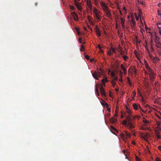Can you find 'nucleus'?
<instances>
[{"label": "nucleus", "instance_id": "69168bd1", "mask_svg": "<svg viewBox=\"0 0 161 161\" xmlns=\"http://www.w3.org/2000/svg\"><path fill=\"white\" fill-rule=\"evenodd\" d=\"M136 118L137 119H139L140 118V117L139 116H137Z\"/></svg>", "mask_w": 161, "mask_h": 161}, {"label": "nucleus", "instance_id": "2f4dec72", "mask_svg": "<svg viewBox=\"0 0 161 161\" xmlns=\"http://www.w3.org/2000/svg\"><path fill=\"white\" fill-rule=\"evenodd\" d=\"M110 50L113 53H114L115 52V49L113 47H111V48L110 49Z\"/></svg>", "mask_w": 161, "mask_h": 161}, {"label": "nucleus", "instance_id": "774afa93", "mask_svg": "<svg viewBox=\"0 0 161 161\" xmlns=\"http://www.w3.org/2000/svg\"><path fill=\"white\" fill-rule=\"evenodd\" d=\"M161 124V122H159V123H158V126H159Z\"/></svg>", "mask_w": 161, "mask_h": 161}, {"label": "nucleus", "instance_id": "3c124183", "mask_svg": "<svg viewBox=\"0 0 161 161\" xmlns=\"http://www.w3.org/2000/svg\"><path fill=\"white\" fill-rule=\"evenodd\" d=\"M141 13H142L141 12V11L139 10V13L138 14V15L139 16H140L141 15Z\"/></svg>", "mask_w": 161, "mask_h": 161}, {"label": "nucleus", "instance_id": "c85d7f7f", "mask_svg": "<svg viewBox=\"0 0 161 161\" xmlns=\"http://www.w3.org/2000/svg\"><path fill=\"white\" fill-rule=\"evenodd\" d=\"M123 58H124V61H126L128 57L126 55H124L123 56Z\"/></svg>", "mask_w": 161, "mask_h": 161}, {"label": "nucleus", "instance_id": "6ab92c4d", "mask_svg": "<svg viewBox=\"0 0 161 161\" xmlns=\"http://www.w3.org/2000/svg\"><path fill=\"white\" fill-rule=\"evenodd\" d=\"M133 107L134 109L135 110H137L138 109V106L136 103H134L133 104Z\"/></svg>", "mask_w": 161, "mask_h": 161}, {"label": "nucleus", "instance_id": "a878e982", "mask_svg": "<svg viewBox=\"0 0 161 161\" xmlns=\"http://www.w3.org/2000/svg\"><path fill=\"white\" fill-rule=\"evenodd\" d=\"M93 12L94 14L97 12H99V11H98L97 9L95 7H94L93 8Z\"/></svg>", "mask_w": 161, "mask_h": 161}, {"label": "nucleus", "instance_id": "49530a36", "mask_svg": "<svg viewBox=\"0 0 161 161\" xmlns=\"http://www.w3.org/2000/svg\"><path fill=\"white\" fill-rule=\"evenodd\" d=\"M129 84L130 86H131L132 83L129 80H128Z\"/></svg>", "mask_w": 161, "mask_h": 161}, {"label": "nucleus", "instance_id": "58836bf2", "mask_svg": "<svg viewBox=\"0 0 161 161\" xmlns=\"http://www.w3.org/2000/svg\"><path fill=\"white\" fill-rule=\"evenodd\" d=\"M85 58L87 60H88L89 59V56L87 55H85Z\"/></svg>", "mask_w": 161, "mask_h": 161}, {"label": "nucleus", "instance_id": "f03ea898", "mask_svg": "<svg viewBox=\"0 0 161 161\" xmlns=\"http://www.w3.org/2000/svg\"><path fill=\"white\" fill-rule=\"evenodd\" d=\"M105 75L104 70L101 68H100L97 71H95L92 73L93 77L96 80H98V77H100L101 75Z\"/></svg>", "mask_w": 161, "mask_h": 161}, {"label": "nucleus", "instance_id": "0eeeda50", "mask_svg": "<svg viewBox=\"0 0 161 161\" xmlns=\"http://www.w3.org/2000/svg\"><path fill=\"white\" fill-rule=\"evenodd\" d=\"M160 61V59L158 57H153L152 59V62L154 64L158 63Z\"/></svg>", "mask_w": 161, "mask_h": 161}, {"label": "nucleus", "instance_id": "e2e57ef3", "mask_svg": "<svg viewBox=\"0 0 161 161\" xmlns=\"http://www.w3.org/2000/svg\"><path fill=\"white\" fill-rule=\"evenodd\" d=\"M104 33L105 35L107 34V33L106 31H105V30L104 31Z\"/></svg>", "mask_w": 161, "mask_h": 161}, {"label": "nucleus", "instance_id": "cd10ccee", "mask_svg": "<svg viewBox=\"0 0 161 161\" xmlns=\"http://www.w3.org/2000/svg\"><path fill=\"white\" fill-rule=\"evenodd\" d=\"M120 74L121 75V78H120V79H119V81L120 82H122V72L121 71L120 72Z\"/></svg>", "mask_w": 161, "mask_h": 161}, {"label": "nucleus", "instance_id": "72a5a7b5", "mask_svg": "<svg viewBox=\"0 0 161 161\" xmlns=\"http://www.w3.org/2000/svg\"><path fill=\"white\" fill-rule=\"evenodd\" d=\"M111 83H112L113 86L114 87L116 85V83L115 82V81H112Z\"/></svg>", "mask_w": 161, "mask_h": 161}, {"label": "nucleus", "instance_id": "37998d69", "mask_svg": "<svg viewBox=\"0 0 161 161\" xmlns=\"http://www.w3.org/2000/svg\"><path fill=\"white\" fill-rule=\"evenodd\" d=\"M135 16L136 19L137 20L139 19V17L137 16V15L135 14Z\"/></svg>", "mask_w": 161, "mask_h": 161}, {"label": "nucleus", "instance_id": "dca6fc26", "mask_svg": "<svg viewBox=\"0 0 161 161\" xmlns=\"http://www.w3.org/2000/svg\"><path fill=\"white\" fill-rule=\"evenodd\" d=\"M121 69H122L123 70V71L124 73L125 74H126L127 73V70L125 68L124 65L123 64H121Z\"/></svg>", "mask_w": 161, "mask_h": 161}, {"label": "nucleus", "instance_id": "680f3d73", "mask_svg": "<svg viewBox=\"0 0 161 161\" xmlns=\"http://www.w3.org/2000/svg\"><path fill=\"white\" fill-rule=\"evenodd\" d=\"M100 52L103 53L104 52V51L103 50H102V49L101 50H100Z\"/></svg>", "mask_w": 161, "mask_h": 161}, {"label": "nucleus", "instance_id": "aec40b11", "mask_svg": "<svg viewBox=\"0 0 161 161\" xmlns=\"http://www.w3.org/2000/svg\"><path fill=\"white\" fill-rule=\"evenodd\" d=\"M143 122L144 123V125H146L147 124L149 123V121L146 120L144 118H143Z\"/></svg>", "mask_w": 161, "mask_h": 161}, {"label": "nucleus", "instance_id": "5701e85b", "mask_svg": "<svg viewBox=\"0 0 161 161\" xmlns=\"http://www.w3.org/2000/svg\"><path fill=\"white\" fill-rule=\"evenodd\" d=\"M93 1L94 3V4L96 6H97L99 4V0H93Z\"/></svg>", "mask_w": 161, "mask_h": 161}, {"label": "nucleus", "instance_id": "a19ab883", "mask_svg": "<svg viewBox=\"0 0 161 161\" xmlns=\"http://www.w3.org/2000/svg\"><path fill=\"white\" fill-rule=\"evenodd\" d=\"M145 86H146V87H147V88L149 87V83H148L147 82L146 83Z\"/></svg>", "mask_w": 161, "mask_h": 161}, {"label": "nucleus", "instance_id": "4468645a", "mask_svg": "<svg viewBox=\"0 0 161 161\" xmlns=\"http://www.w3.org/2000/svg\"><path fill=\"white\" fill-rule=\"evenodd\" d=\"M74 1L75 5L76 6L77 8L80 10L82 9V8L80 7V5L78 4L76 2V0H74Z\"/></svg>", "mask_w": 161, "mask_h": 161}, {"label": "nucleus", "instance_id": "09e8293b", "mask_svg": "<svg viewBox=\"0 0 161 161\" xmlns=\"http://www.w3.org/2000/svg\"><path fill=\"white\" fill-rule=\"evenodd\" d=\"M111 128L112 129H113V130H115V131H116V130L115 129V128H114L113 126H112L111 125Z\"/></svg>", "mask_w": 161, "mask_h": 161}, {"label": "nucleus", "instance_id": "9b49d317", "mask_svg": "<svg viewBox=\"0 0 161 161\" xmlns=\"http://www.w3.org/2000/svg\"><path fill=\"white\" fill-rule=\"evenodd\" d=\"M72 14L73 19L75 20H78V16L75 13L73 12L72 13Z\"/></svg>", "mask_w": 161, "mask_h": 161}, {"label": "nucleus", "instance_id": "f8f14e48", "mask_svg": "<svg viewBox=\"0 0 161 161\" xmlns=\"http://www.w3.org/2000/svg\"><path fill=\"white\" fill-rule=\"evenodd\" d=\"M100 92L102 95L103 96H105V94L104 92V89L102 86H101L100 88Z\"/></svg>", "mask_w": 161, "mask_h": 161}, {"label": "nucleus", "instance_id": "7ed1b4c3", "mask_svg": "<svg viewBox=\"0 0 161 161\" xmlns=\"http://www.w3.org/2000/svg\"><path fill=\"white\" fill-rule=\"evenodd\" d=\"M135 125L132 122V120L130 121L127 122V127L132 132L133 130H132V129L135 128Z\"/></svg>", "mask_w": 161, "mask_h": 161}, {"label": "nucleus", "instance_id": "13d9d810", "mask_svg": "<svg viewBox=\"0 0 161 161\" xmlns=\"http://www.w3.org/2000/svg\"><path fill=\"white\" fill-rule=\"evenodd\" d=\"M108 108V110L109 112H110L111 111V108Z\"/></svg>", "mask_w": 161, "mask_h": 161}, {"label": "nucleus", "instance_id": "e433bc0d", "mask_svg": "<svg viewBox=\"0 0 161 161\" xmlns=\"http://www.w3.org/2000/svg\"><path fill=\"white\" fill-rule=\"evenodd\" d=\"M81 41H82V39H81V38H80L79 39V43H80L84 44V43L82 42Z\"/></svg>", "mask_w": 161, "mask_h": 161}, {"label": "nucleus", "instance_id": "4be33fe9", "mask_svg": "<svg viewBox=\"0 0 161 161\" xmlns=\"http://www.w3.org/2000/svg\"><path fill=\"white\" fill-rule=\"evenodd\" d=\"M125 133L126 135L127 138H130L131 136V135L130 133H128L127 131H125Z\"/></svg>", "mask_w": 161, "mask_h": 161}, {"label": "nucleus", "instance_id": "bb28decb", "mask_svg": "<svg viewBox=\"0 0 161 161\" xmlns=\"http://www.w3.org/2000/svg\"><path fill=\"white\" fill-rule=\"evenodd\" d=\"M107 103L104 100H103V101L101 102V104L103 106H105Z\"/></svg>", "mask_w": 161, "mask_h": 161}, {"label": "nucleus", "instance_id": "9d476101", "mask_svg": "<svg viewBox=\"0 0 161 161\" xmlns=\"http://www.w3.org/2000/svg\"><path fill=\"white\" fill-rule=\"evenodd\" d=\"M131 24V28L133 29L135 28V26L136 25V22L134 19H132L130 22Z\"/></svg>", "mask_w": 161, "mask_h": 161}, {"label": "nucleus", "instance_id": "20e7f679", "mask_svg": "<svg viewBox=\"0 0 161 161\" xmlns=\"http://www.w3.org/2000/svg\"><path fill=\"white\" fill-rule=\"evenodd\" d=\"M156 47L157 53L159 57H161V43L157 44L156 45Z\"/></svg>", "mask_w": 161, "mask_h": 161}, {"label": "nucleus", "instance_id": "f3484780", "mask_svg": "<svg viewBox=\"0 0 161 161\" xmlns=\"http://www.w3.org/2000/svg\"><path fill=\"white\" fill-rule=\"evenodd\" d=\"M126 120H127V122L130 121L132 120V119H131V115H128L126 117Z\"/></svg>", "mask_w": 161, "mask_h": 161}, {"label": "nucleus", "instance_id": "f704fd0d", "mask_svg": "<svg viewBox=\"0 0 161 161\" xmlns=\"http://www.w3.org/2000/svg\"><path fill=\"white\" fill-rule=\"evenodd\" d=\"M84 50V46L82 45H81V48H80V51H83Z\"/></svg>", "mask_w": 161, "mask_h": 161}, {"label": "nucleus", "instance_id": "ea45409f", "mask_svg": "<svg viewBox=\"0 0 161 161\" xmlns=\"http://www.w3.org/2000/svg\"><path fill=\"white\" fill-rule=\"evenodd\" d=\"M158 28H160L161 27V23H159L157 24Z\"/></svg>", "mask_w": 161, "mask_h": 161}, {"label": "nucleus", "instance_id": "338daca9", "mask_svg": "<svg viewBox=\"0 0 161 161\" xmlns=\"http://www.w3.org/2000/svg\"><path fill=\"white\" fill-rule=\"evenodd\" d=\"M159 33L161 35V30H159Z\"/></svg>", "mask_w": 161, "mask_h": 161}, {"label": "nucleus", "instance_id": "412c9836", "mask_svg": "<svg viewBox=\"0 0 161 161\" xmlns=\"http://www.w3.org/2000/svg\"><path fill=\"white\" fill-rule=\"evenodd\" d=\"M106 14L108 17L110 19H112V18L111 11H110L109 12Z\"/></svg>", "mask_w": 161, "mask_h": 161}, {"label": "nucleus", "instance_id": "de8ad7c7", "mask_svg": "<svg viewBox=\"0 0 161 161\" xmlns=\"http://www.w3.org/2000/svg\"><path fill=\"white\" fill-rule=\"evenodd\" d=\"M156 161H161V160L158 158H156Z\"/></svg>", "mask_w": 161, "mask_h": 161}, {"label": "nucleus", "instance_id": "864d4df0", "mask_svg": "<svg viewBox=\"0 0 161 161\" xmlns=\"http://www.w3.org/2000/svg\"><path fill=\"white\" fill-rule=\"evenodd\" d=\"M105 106H106L107 108H108L109 107V105L107 103Z\"/></svg>", "mask_w": 161, "mask_h": 161}, {"label": "nucleus", "instance_id": "7c9ffc66", "mask_svg": "<svg viewBox=\"0 0 161 161\" xmlns=\"http://www.w3.org/2000/svg\"><path fill=\"white\" fill-rule=\"evenodd\" d=\"M87 19L90 22L91 20L92 19V18L91 16H90V15H88L87 17Z\"/></svg>", "mask_w": 161, "mask_h": 161}, {"label": "nucleus", "instance_id": "c9c22d12", "mask_svg": "<svg viewBox=\"0 0 161 161\" xmlns=\"http://www.w3.org/2000/svg\"><path fill=\"white\" fill-rule=\"evenodd\" d=\"M127 113L128 114V115H130L131 112L130 109H127Z\"/></svg>", "mask_w": 161, "mask_h": 161}, {"label": "nucleus", "instance_id": "0e129e2a", "mask_svg": "<svg viewBox=\"0 0 161 161\" xmlns=\"http://www.w3.org/2000/svg\"><path fill=\"white\" fill-rule=\"evenodd\" d=\"M146 108H149V105H146Z\"/></svg>", "mask_w": 161, "mask_h": 161}, {"label": "nucleus", "instance_id": "4c0bfd02", "mask_svg": "<svg viewBox=\"0 0 161 161\" xmlns=\"http://www.w3.org/2000/svg\"><path fill=\"white\" fill-rule=\"evenodd\" d=\"M96 92L97 95V96H99V90H98V89H97V88H96Z\"/></svg>", "mask_w": 161, "mask_h": 161}, {"label": "nucleus", "instance_id": "a18cd8bd", "mask_svg": "<svg viewBox=\"0 0 161 161\" xmlns=\"http://www.w3.org/2000/svg\"><path fill=\"white\" fill-rule=\"evenodd\" d=\"M108 54L110 56L111 55H112V53H111V51H109L108 52Z\"/></svg>", "mask_w": 161, "mask_h": 161}, {"label": "nucleus", "instance_id": "79ce46f5", "mask_svg": "<svg viewBox=\"0 0 161 161\" xmlns=\"http://www.w3.org/2000/svg\"><path fill=\"white\" fill-rule=\"evenodd\" d=\"M124 52L121 50L120 52V53L121 55H122V56H124Z\"/></svg>", "mask_w": 161, "mask_h": 161}, {"label": "nucleus", "instance_id": "ddd939ff", "mask_svg": "<svg viewBox=\"0 0 161 161\" xmlns=\"http://www.w3.org/2000/svg\"><path fill=\"white\" fill-rule=\"evenodd\" d=\"M141 137L144 140H147V139L148 134L147 133L145 134H142L141 135Z\"/></svg>", "mask_w": 161, "mask_h": 161}, {"label": "nucleus", "instance_id": "052dcab7", "mask_svg": "<svg viewBox=\"0 0 161 161\" xmlns=\"http://www.w3.org/2000/svg\"><path fill=\"white\" fill-rule=\"evenodd\" d=\"M139 106V107H140V109L143 112H144V111L140 107V105L139 104L138 105Z\"/></svg>", "mask_w": 161, "mask_h": 161}, {"label": "nucleus", "instance_id": "a211bd4d", "mask_svg": "<svg viewBox=\"0 0 161 161\" xmlns=\"http://www.w3.org/2000/svg\"><path fill=\"white\" fill-rule=\"evenodd\" d=\"M101 81L104 86H105V82H108V80H107V78L103 79Z\"/></svg>", "mask_w": 161, "mask_h": 161}, {"label": "nucleus", "instance_id": "5fc2aeb1", "mask_svg": "<svg viewBox=\"0 0 161 161\" xmlns=\"http://www.w3.org/2000/svg\"><path fill=\"white\" fill-rule=\"evenodd\" d=\"M98 47L99 49V50H101V49H102L101 47L99 45H98Z\"/></svg>", "mask_w": 161, "mask_h": 161}, {"label": "nucleus", "instance_id": "6e6552de", "mask_svg": "<svg viewBox=\"0 0 161 161\" xmlns=\"http://www.w3.org/2000/svg\"><path fill=\"white\" fill-rule=\"evenodd\" d=\"M94 16L96 18V19L97 20H100L101 19V16L99 14V12L94 14Z\"/></svg>", "mask_w": 161, "mask_h": 161}, {"label": "nucleus", "instance_id": "8fccbe9b", "mask_svg": "<svg viewBox=\"0 0 161 161\" xmlns=\"http://www.w3.org/2000/svg\"><path fill=\"white\" fill-rule=\"evenodd\" d=\"M70 8H71V9L72 10H74V9L75 8V7L74 6H71Z\"/></svg>", "mask_w": 161, "mask_h": 161}, {"label": "nucleus", "instance_id": "39448f33", "mask_svg": "<svg viewBox=\"0 0 161 161\" xmlns=\"http://www.w3.org/2000/svg\"><path fill=\"white\" fill-rule=\"evenodd\" d=\"M92 1L91 0H87L86 3V5L88 7L89 10L91 12H92V6L91 3Z\"/></svg>", "mask_w": 161, "mask_h": 161}, {"label": "nucleus", "instance_id": "c03bdc74", "mask_svg": "<svg viewBox=\"0 0 161 161\" xmlns=\"http://www.w3.org/2000/svg\"><path fill=\"white\" fill-rule=\"evenodd\" d=\"M157 137L158 139H160L161 138L160 136L159 135H157Z\"/></svg>", "mask_w": 161, "mask_h": 161}, {"label": "nucleus", "instance_id": "4d7b16f0", "mask_svg": "<svg viewBox=\"0 0 161 161\" xmlns=\"http://www.w3.org/2000/svg\"><path fill=\"white\" fill-rule=\"evenodd\" d=\"M94 61V59L93 58H91L90 59V61L92 62Z\"/></svg>", "mask_w": 161, "mask_h": 161}, {"label": "nucleus", "instance_id": "2eb2a0df", "mask_svg": "<svg viewBox=\"0 0 161 161\" xmlns=\"http://www.w3.org/2000/svg\"><path fill=\"white\" fill-rule=\"evenodd\" d=\"M117 121V120L116 119H114V118H112L109 119L110 122L112 124L115 123Z\"/></svg>", "mask_w": 161, "mask_h": 161}, {"label": "nucleus", "instance_id": "603ef678", "mask_svg": "<svg viewBox=\"0 0 161 161\" xmlns=\"http://www.w3.org/2000/svg\"><path fill=\"white\" fill-rule=\"evenodd\" d=\"M158 148L161 151V146H158Z\"/></svg>", "mask_w": 161, "mask_h": 161}, {"label": "nucleus", "instance_id": "423d86ee", "mask_svg": "<svg viewBox=\"0 0 161 161\" xmlns=\"http://www.w3.org/2000/svg\"><path fill=\"white\" fill-rule=\"evenodd\" d=\"M96 31V35L98 37H100L101 36L100 29L97 26L95 28Z\"/></svg>", "mask_w": 161, "mask_h": 161}, {"label": "nucleus", "instance_id": "f257e3e1", "mask_svg": "<svg viewBox=\"0 0 161 161\" xmlns=\"http://www.w3.org/2000/svg\"><path fill=\"white\" fill-rule=\"evenodd\" d=\"M146 67L147 69V72H146L145 74L147 75V76L149 77L151 83L153 85V81L156 76V73L152 70L148 65H146Z\"/></svg>", "mask_w": 161, "mask_h": 161}, {"label": "nucleus", "instance_id": "bf43d9fd", "mask_svg": "<svg viewBox=\"0 0 161 161\" xmlns=\"http://www.w3.org/2000/svg\"><path fill=\"white\" fill-rule=\"evenodd\" d=\"M161 5V3H159L158 4V6L159 7H160V5Z\"/></svg>", "mask_w": 161, "mask_h": 161}, {"label": "nucleus", "instance_id": "c756f323", "mask_svg": "<svg viewBox=\"0 0 161 161\" xmlns=\"http://www.w3.org/2000/svg\"><path fill=\"white\" fill-rule=\"evenodd\" d=\"M127 122L126 120H124L123 121V124L126 125V126L127 127Z\"/></svg>", "mask_w": 161, "mask_h": 161}, {"label": "nucleus", "instance_id": "393cba45", "mask_svg": "<svg viewBox=\"0 0 161 161\" xmlns=\"http://www.w3.org/2000/svg\"><path fill=\"white\" fill-rule=\"evenodd\" d=\"M113 79L112 81H115L117 80H118V77L116 76H114L113 77Z\"/></svg>", "mask_w": 161, "mask_h": 161}, {"label": "nucleus", "instance_id": "b1692460", "mask_svg": "<svg viewBox=\"0 0 161 161\" xmlns=\"http://www.w3.org/2000/svg\"><path fill=\"white\" fill-rule=\"evenodd\" d=\"M121 23L122 24V25L123 27H125L124 23L125 22V20H124L123 18H121Z\"/></svg>", "mask_w": 161, "mask_h": 161}, {"label": "nucleus", "instance_id": "473e14b6", "mask_svg": "<svg viewBox=\"0 0 161 161\" xmlns=\"http://www.w3.org/2000/svg\"><path fill=\"white\" fill-rule=\"evenodd\" d=\"M111 74L112 77L114 76H115V73L114 72H111Z\"/></svg>", "mask_w": 161, "mask_h": 161}, {"label": "nucleus", "instance_id": "1a4fd4ad", "mask_svg": "<svg viewBox=\"0 0 161 161\" xmlns=\"http://www.w3.org/2000/svg\"><path fill=\"white\" fill-rule=\"evenodd\" d=\"M103 4L104 7L103 10L106 14H107L111 11L109 9L108 7L104 3H103Z\"/></svg>", "mask_w": 161, "mask_h": 161}, {"label": "nucleus", "instance_id": "6e6d98bb", "mask_svg": "<svg viewBox=\"0 0 161 161\" xmlns=\"http://www.w3.org/2000/svg\"><path fill=\"white\" fill-rule=\"evenodd\" d=\"M120 136H121V137H124V135L123 133H121L120 135Z\"/></svg>", "mask_w": 161, "mask_h": 161}]
</instances>
